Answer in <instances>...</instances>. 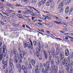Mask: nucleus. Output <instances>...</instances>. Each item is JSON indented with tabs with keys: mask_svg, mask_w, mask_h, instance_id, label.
I'll list each match as a JSON object with an SVG mask.
<instances>
[{
	"mask_svg": "<svg viewBox=\"0 0 73 73\" xmlns=\"http://www.w3.org/2000/svg\"><path fill=\"white\" fill-rule=\"evenodd\" d=\"M69 3H70L68 1H66L65 2V4L66 5H68Z\"/></svg>",
	"mask_w": 73,
	"mask_h": 73,
	"instance_id": "nucleus-29",
	"label": "nucleus"
},
{
	"mask_svg": "<svg viewBox=\"0 0 73 73\" xmlns=\"http://www.w3.org/2000/svg\"><path fill=\"white\" fill-rule=\"evenodd\" d=\"M63 11V10H62V9H61L60 10V13H61V12H62Z\"/></svg>",
	"mask_w": 73,
	"mask_h": 73,
	"instance_id": "nucleus-52",
	"label": "nucleus"
},
{
	"mask_svg": "<svg viewBox=\"0 0 73 73\" xmlns=\"http://www.w3.org/2000/svg\"><path fill=\"white\" fill-rule=\"evenodd\" d=\"M69 37L70 38H71L70 39V41H71V42H73V38L70 36H69Z\"/></svg>",
	"mask_w": 73,
	"mask_h": 73,
	"instance_id": "nucleus-34",
	"label": "nucleus"
},
{
	"mask_svg": "<svg viewBox=\"0 0 73 73\" xmlns=\"http://www.w3.org/2000/svg\"><path fill=\"white\" fill-rule=\"evenodd\" d=\"M36 50L37 51V52H36V56L37 57H38L39 60H41V56L40 55V54L39 52H40V50L38 48H36Z\"/></svg>",
	"mask_w": 73,
	"mask_h": 73,
	"instance_id": "nucleus-8",
	"label": "nucleus"
},
{
	"mask_svg": "<svg viewBox=\"0 0 73 73\" xmlns=\"http://www.w3.org/2000/svg\"><path fill=\"white\" fill-rule=\"evenodd\" d=\"M58 73H64V71L62 70H60L59 71Z\"/></svg>",
	"mask_w": 73,
	"mask_h": 73,
	"instance_id": "nucleus-33",
	"label": "nucleus"
},
{
	"mask_svg": "<svg viewBox=\"0 0 73 73\" xmlns=\"http://www.w3.org/2000/svg\"><path fill=\"white\" fill-rule=\"evenodd\" d=\"M50 68H48V67L46 68L45 70L43 68L42 69V73H49V69Z\"/></svg>",
	"mask_w": 73,
	"mask_h": 73,
	"instance_id": "nucleus-9",
	"label": "nucleus"
},
{
	"mask_svg": "<svg viewBox=\"0 0 73 73\" xmlns=\"http://www.w3.org/2000/svg\"><path fill=\"white\" fill-rule=\"evenodd\" d=\"M52 2H49V1L47 2L46 3V5L47 6H49V5H50V3H51Z\"/></svg>",
	"mask_w": 73,
	"mask_h": 73,
	"instance_id": "nucleus-28",
	"label": "nucleus"
},
{
	"mask_svg": "<svg viewBox=\"0 0 73 73\" xmlns=\"http://www.w3.org/2000/svg\"><path fill=\"white\" fill-rule=\"evenodd\" d=\"M7 68H6V70L5 71V73H8V70H7Z\"/></svg>",
	"mask_w": 73,
	"mask_h": 73,
	"instance_id": "nucleus-50",
	"label": "nucleus"
},
{
	"mask_svg": "<svg viewBox=\"0 0 73 73\" xmlns=\"http://www.w3.org/2000/svg\"><path fill=\"white\" fill-rule=\"evenodd\" d=\"M44 54L45 55V58L46 59H48V55H47V52L46 51H44Z\"/></svg>",
	"mask_w": 73,
	"mask_h": 73,
	"instance_id": "nucleus-20",
	"label": "nucleus"
},
{
	"mask_svg": "<svg viewBox=\"0 0 73 73\" xmlns=\"http://www.w3.org/2000/svg\"><path fill=\"white\" fill-rule=\"evenodd\" d=\"M29 8H30L29 9V10H30L31 11H33V9H34V10H35V11H37V10H36V9H35V8H33V7H29Z\"/></svg>",
	"mask_w": 73,
	"mask_h": 73,
	"instance_id": "nucleus-23",
	"label": "nucleus"
},
{
	"mask_svg": "<svg viewBox=\"0 0 73 73\" xmlns=\"http://www.w3.org/2000/svg\"><path fill=\"white\" fill-rule=\"evenodd\" d=\"M69 54V50L67 49L65 50V55L66 56H68Z\"/></svg>",
	"mask_w": 73,
	"mask_h": 73,
	"instance_id": "nucleus-14",
	"label": "nucleus"
},
{
	"mask_svg": "<svg viewBox=\"0 0 73 73\" xmlns=\"http://www.w3.org/2000/svg\"><path fill=\"white\" fill-rule=\"evenodd\" d=\"M28 12L29 13H31L32 12L31 11V10H28Z\"/></svg>",
	"mask_w": 73,
	"mask_h": 73,
	"instance_id": "nucleus-47",
	"label": "nucleus"
},
{
	"mask_svg": "<svg viewBox=\"0 0 73 73\" xmlns=\"http://www.w3.org/2000/svg\"><path fill=\"white\" fill-rule=\"evenodd\" d=\"M46 2V0H42L41 1L38 3V6L39 7H40L41 5H44L45 4V2Z\"/></svg>",
	"mask_w": 73,
	"mask_h": 73,
	"instance_id": "nucleus-10",
	"label": "nucleus"
},
{
	"mask_svg": "<svg viewBox=\"0 0 73 73\" xmlns=\"http://www.w3.org/2000/svg\"><path fill=\"white\" fill-rule=\"evenodd\" d=\"M51 70H53L57 72L58 69V67H57V66L56 65H55L54 66V62L53 61V60H52L51 61Z\"/></svg>",
	"mask_w": 73,
	"mask_h": 73,
	"instance_id": "nucleus-7",
	"label": "nucleus"
},
{
	"mask_svg": "<svg viewBox=\"0 0 73 73\" xmlns=\"http://www.w3.org/2000/svg\"><path fill=\"white\" fill-rule=\"evenodd\" d=\"M6 55H7V53H6V52H5L4 54V57H5V56H6Z\"/></svg>",
	"mask_w": 73,
	"mask_h": 73,
	"instance_id": "nucleus-56",
	"label": "nucleus"
},
{
	"mask_svg": "<svg viewBox=\"0 0 73 73\" xmlns=\"http://www.w3.org/2000/svg\"><path fill=\"white\" fill-rule=\"evenodd\" d=\"M32 2L33 3H36V1L35 0H32Z\"/></svg>",
	"mask_w": 73,
	"mask_h": 73,
	"instance_id": "nucleus-43",
	"label": "nucleus"
},
{
	"mask_svg": "<svg viewBox=\"0 0 73 73\" xmlns=\"http://www.w3.org/2000/svg\"><path fill=\"white\" fill-rule=\"evenodd\" d=\"M6 6H9V7H12L13 6L11 5H10V4H6Z\"/></svg>",
	"mask_w": 73,
	"mask_h": 73,
	"instance_id": "nucleus-37",
	"label": "nucleus"
},
{
	"mask_svg": "<svg viewBox=\"0 0 73 73\" xmlns=\"http://www.w3.org/2000/svg\"><path fill=\"white\" fill-rule=\"evenodd\" d=\"M51 7L52 8H54V5H51Z\"/></svg>",
	"mask_w": 73,
	"mask_h": 73,
	"instance_id": "nucleus-45",
	"label": "nucleus"
},
{
	"mask_svg": "<svg viewBox=\"0 0 73 73\" xmlns=\"http://www.w3.org/2000/svg\"><path fill=\"white\" fill-rule=\"evenodd\" d=\"M39 65H40V68H41V67L42 66V64H41V63L39 62H37L36 65L35 67V73H40L39 70H38V66H39Z\"/></svg>",
	"mask_w": 73,
	"mask_h": 73,
	"instance_id": "nucleus-5",
	"label": "nucleus"
},
{
	"mask_svg": "<svg viewBox=\"0 0 73 73\" xmlns=\"http://www.w3.org/2000/svg\"><path fill=\"white\" fill-rule=\"evenodd\" d=\"M38 24H39L40 26H41V25H42V24H41V23H38Z\"/></svg>",
	"mask_w": 73,
	"mask_h": 73,
	"instance_id": "nucleus-58",
	"label": "nucleus"
},
{
	"mask_svg": "<svg viewBox=\"0 0 73 73\" xmlns=\"http://www.w3.org/2000/svg\"><path fill=\"white\" fill-rule=\"evenodd\" d=\"M13 53L14 54H16V53H17V50L15 49H13Z\"/></svg>",
	"mask_w": 73,
	"mask_h": 73,
	"instance_id": "nucleus-26",
	"label": "nucleus"
},
{
	"mask_svg": "<svg viewBox=\"0 0 73 73\" xmlns=\"http://www.w3.org/2000/svg\"><path fill=\"white\" fill-rule=\"evenodd\" d=\"M22 70H23L24 73H27V68H26V67H25V66H22Z\"/></svg>",
	"mask_w": 73,
	"mask_h": 73,
	"instance_id": "nucleus-15",
	"label": "nucleus"
},
{
	"mask_svg": "<svg viewBox=\"0 0 73 73\" xmlns=\"http://www.w3.org/2000/svg\"><path fill=\"white\" fill-rule=\"evenodd\" d=\"M44 67H45L46 66V68H47V67L48 69H50V66L49 65V63L48 62H47L46 64L45 63H44Z\"/></svg>",
	"mask_w": 73,
	"mask_h": 73,
	"instance_id": "nucleus-12",
	"label": "nucleus"
},
{
	"mask_svg": "<svg viewBox=\"0 0 73 73\" xmlns=\"http://www.w3.org/2000/svg\"><path fill=\"white\" fill-rule=\"evenodd\" d=\"M45 47L46 48H48V45H47V44H46L45 45Z\"/></svg>",
	"mask_w": 73,
	"mask_h": 73,
	"instance_id": "nucleus-57",
	"label": "nucleus"
},
{
	"mask_svg": "<svg viewBox=\"0 0 73 73\" xmlns=\"http://www.w3.org/2000/svg\"><path fill=\"white\" fill-rule=\"evenodd\" d=\"M46 32L47 33H48V34H49V33H50V32L46 30Z\"/></svg>",
	"mask_w": 73,
	"mask_h": 73,
	"instance_id": "nucleus-46",
	"label": "nucleus"
},
{
	"mask_svg": "<svg viewBox=\"0 0 73 73\" xmlns=\"http://www.w3.org/2000/svg\"><path fill=\"white\" fill-rule=\"evenodd\" d=\"M46 17H47L48 20H51V19H52V18H50L48 16H46Z\"/></svg>",
	"mask_w": 73,
	"mask_h": 73,
	"instance_id": "nucleus-41",
	"label": "nucleus"
},
{
	"mask_svg": "<svg viewBox=\"0 0 73 73\" xmlns=\"http://www.w3.org/2000/svg\"><path fill=\"white\" fill-rule=\"evenodd\" d=\"M31 62L33 66H35V64H36V61L35 59L32 60L31 61Z\"/></svg>",
	"mask_w": 73,
	"mask_h": 73,
	"instance_id": "nucleus-17",
	"label": "nucleus"
},
{
	"mask_svg": "<svg viewBox=\"0 0 73 73\" xmlns=\"http://www.w3.org/2000/svg\"><path fill=\"white\" fill-rule=\"evenodd\" d=\"M48 26L50 27H53V25L52 24H49V25H48Z\"/></svg>",
	"mask_w": 73,
	"mask_h": 73,
	"instance_id": "nucleus-48",
	"label": "nucleus"
},
{
	"mask_svg": "<svg viewBox=\"0 0 73 73\" xmlns=\"http://www.w3.org/2000/svg\"><path fill=\"white\" fill-rule=\"evenodd\" d=\"M67 61H69V63L66 66V69L67 71H69V69L70 68V71H72L73 70V61L72 60L70 61V59H68Z\"/></svg>",
	"mask_w": 73,
	"mask_h": 73,
	"instance_id": "nucleus-2",
	"label": "nucleus"
},
{
	"mask_svg": "<svg viewBox=\"0 0 73 73\" xmlns=\"http://www.w3.org/2000/svg\"><path fill=\"white\" fill-rule=\"evenodd\" d=\"M60 56L61 57V59H60V58H59L58 57H56V58L55 61L56 64H59L60 63V61H61V60H62L64 59V55L63 52H61Z\"/></svg>",
	"mask_w": 73,
	"mask_h": 73,
	"instance_id": "nucleus-3",
	"label": "nucleus"
},
{
	"mask_svg": "<svg viewBox=\"0 0 73 73\" xmlns=\"http://www.w3.org/2000/svg\"><path fill=\"white\" fill-rule=\"evenodd\" d=\"M2 63L3 64H5L4 66H3V68L5 69V68L7 67V61H4V59H3Z\"/></svg>",
	"mask_w": 73,
	"mask_h": 73,
	"instance_id": "nucleus-11",
	"label": "nucleus"
},
{
	"mask_svg": "<svg viewBox=\"0 0 73 73\" xmlns=\"http://www.w3.org/2000/svg\"><path fill=\"white\" fill-rule=\"evenodd\" d=\"M69 7L67 6L65 9V12L66 13H68L69 12Z\"/></svg>",
	"mask_w": 73,
	"mask_h": 73,
	"instance_id": "nucleus-19",
	"label": "nucleus"
},
{
	"mask_svg": "<svg viewBox=\"0 0 73 73\" xmlns=\"http://www.w3.org/2000/svg\"><path fill=\"white\" fill-rule=\"evenodd\" d=\"M36 14L37 16H38L39 15H40V12L38 11H36V12L35 13Z\"/></svg>",
	"mask_w": 73,
	"mask_h": 73,
	"instance_id": "nucleus-31",
	"label": "nucleus"
},
{
	"mask_svg": "<svg viewBox=\"0 0 73 73\" xmlns=\"http://www.w3.org/2000/svg\"><path fill=\"white\" fill-rule=\"evenodd\" d=\"M54 19H56V20H58V21H62V20H59L58 19V18L56 17H54Z\"/></svg>",
	"mask_w": 73,
	"mask_h": 73,
	"instance_id": "nucleus-25",
	"label": "nucleus"
},
{
	"mask_svg": "<svg viewBox=\"0 0 73 73\" xmlns=\"http://www.w3.org/2000/svg\"><path fill=\"white\" fill-rule=\"evenodd\" d=\"M16 66L17 68H19V72H21V65L20 64L19 65H16Z\"/></svg>",
	"mask_w": 73,
	"mask_h": 73,
	"instance_id": "nucleus-16",
	"label": "nucleus"
},
{
	"mask_svg": "<svg viewBox=\"0 0 73 73\" xmlns=\"http://www.w3.org/2000/svg\"><path fill=\"white\" fill-rule=\"evenodd\" d=\"M60 32H61V33H64V32H63V31H61V30H60Z\"/></svg>",
	"mask_w": 73,
	"mask_h": 73,
	"instance_id": "nucleus-61",
	"label": "nucleus"
},
{
	"mask_svg": "<svg viewBox=\"0 0 73 73\" xmlns=\"http://www.w3.org/2000/svg\"><path fill=\"white\" fill-rule=\"evenodd\" d=\"M66 62V58L64 59V60L63 61L62 64L63 65H64L65 64V62Z\"/></svg>",
	"mask_w": 73,
	"mask_h": 73,
	"instance_id": "nucleus-22",
	"label": "nucleus"
},
{
	"mask_svg": "<svg viewBox=\"0 0 73 73\" xmlns=\"http://www.w3.org/2000/svg\"><path fill=\"white\" fill-rule=\"evenodd\" d=\"M2 48H0V61H1L3 59V54L1 52Z\"/></svg>",
	"mask_w": 73,
	"mask_h": 73,
	"instance_id": "nucleus-13",
	"label": "nucleus"
},
{
	"mask_svg": "<svg viewBox=\"0 0 73 73\" xmlns=\"http://www.w3.org/2000/svg\"><path fill=\"white\" fill-rule=\"evenodd\" d=\"M51 58H52V56H50L48 58V59L49 61H51V60H52V59H51Z\"/></svg>",
	"mask_w": 73,
	"mask_h": 73,
	"instance_id": "nucleus-40",
	"label": "nucleus"
},
{
	"mask_svg": "<svg viewBox=\"0 0 73 73\" xmlns=\"http://www.w3.org/2000/svg\"><path fill=\"white\" fill-rule=\"evenodd\" d=\"M17 17H20V15L19 14H17Z\"/></svg>",
	"mask_w": 73,
	"mask_h": 73,
	"instance_id": "nucleus-59",
	"label": "nucleus"
},
{
	"mask_svg": "<svg viewBox=\"0 0 73 73\" xmlns=\"http://www.w3.org/2000/svg\"><path fill=\"white\" fill-rule=\"evenodd\" d=\"M20 55L18 56L17 54H16L14 57L13 58V60L16 63H17L19 59V62L22 63V58H23L24 56L25 55V52L23 51H20Z\"/></svg>",
	"mask_w": 73,
	"mask_h": 73,
	"instance_id": "nucleus-1",
	"label": "nucleus"
},
{
	"mask_svg": "<svg viewBox=\"0 0 73 73\" xmlns=\"http://www.w3.org/2000/svg\"><path fill=\"white\" fill-rule=\"evenodd\" d=\"M13 18H14V19H16V16L15 15H13Z\"/></svg>",
	"mask_w": 73,
	"mask_h": 73,
	"instance_id": "nucleus-63",
	"label": "nucleus"
},
{
	"mask_svg": "<svg viewBox=\"0 0 73 73\" xmlns=\"http://www.w3.org/2000/svg\"><path fill=\"white\" fill-rule=\"evenodd\" d=\"M33 43L34 45H35V46H36V45H37V42L36 41H34L33 42Z\"/></svg>",
	"mask_w": 73,
	"mask_h": 73,
	"instance_id": "nucleus-30",
	"label": "nucleus"
},
{
	"mask_svg": "<svg viewBox=\"0 0 73 73\" xmlns=\"http://www.w3.org/2000/svg\"><path fill=\"white\" fill-rule=\"evenodd\" d=\"M31 15L32 16H35V14H34V13H33V12H32V13H31Z\"/></svg>",
	"mask_w": 73,
	"mask_h": 73,
	"instance_id": "nucleus-42",
	"label": "nucleus"
},
{
	"mask_svg": "<svg viewBox=\"0 0 73 73\" xmlns=\"http://www.w3.org/2000/svg\"><path fill=\"white\" fill-rule=\"evenodd\" d=\"M25 64L26 66H28V62H26Z\"/></svg>",
	"mask_w": 73,
	"mask_h": 73,
	"instance_id": "nucleus-53",
	"label": "nucleus"
},
{
	"mask_svg": "<svg viewBox=\"0 0 73 73\" xmlns=\"http://www.w3.org/2000/svg\"><path fill=\"white\" fill-rule=\"evenodd\" d=\"M30 42L31 44V46L30 45V44L29 42H27L26 41L24 42L23 43V46L25 48L26 47H28L29 49H32V46H33V44H32V41L30 40Z\"/></svg>",
	"mask_w": 73,
	"mask_h": 73,
	"instance_id": "nucleus-4",
	"label": "nucleus"
},
{
	"mask_svg": "<svg viewBox=\"0 0 73 73\" xmlns=\"http://www.w3.org/2000/svg\"><path fill=\"white\" fill-rule=\"evenodd\" d=\"M6 48V47H5V46L4 45L3 46V50H5V49Z\"/></svg>",
	"mask_w": 73,
	"mask_h": 73,
	"instance_id": "nucleus-36",
	"label": "nucleus"
},
{
	"mask_svg": "<svg viewBox=\"0 0 73 73\" xmlns=\"http://www.w3.org/2000/svg\"><path fill=\"white\" fill-rule=\"evenodd\" d=\"M29 67L30 69H31L32 68V66L31 65V63H29Z\"/></svg>",
	"mask_w": 73,
	"mask_h": 73,
	"instance_id": "nucleus-32",
	"label": "nucleus"
},
{
	"mask_svg": "<svg viewBox=\"0 0 73 73\" xmlns=\"http://www.w3.org/2000/svg\"><path fill=\"white\" fill-rule=\"evenodd\" d=\"M67 29H68V28L65 29H63V31H67Z\"/></svg>",
	"mask_w": 73,
	"mask_h": 73,
	"instance_id": "nucleus-51",
	"label": "nucleus"
},
{
	"mask_svg": "<svg viewBox=\"0 0 73 73\" xmlns=\"http://www.w3.org/2000/svg\"><path fill=\"white\" fill-rule=\"evenodd\" d=\"M10 66L11 67H12L13 66V64H12V62H10Z\"/></svg>",
	"mask_w": 73,
	"mask_h": 73,
	"instance_id": "nucleus-39",
	"label": "nucleus"
},
{
	"mask_svg": "<svg viewBox=\"0 0 73 73\" xmlns=\"http://www.w3.org/2000/svg\"><path fill=\"white\" fill-rule=\"evenodd\" d=\"M63 27H66V26H67V25L66 24L63 23Z\"/></svg>",
	"mask_w": 73,
	"mask_h": 73,
	"instance_id": "nucleus-38",
	"label": "nucleus"
},
{
	"mask_svg": "<svg viewBox=\"0 0 73 73\" xmlns=\"http://www.w3.org/2000/svg\"><path fill=\"white\" fill-rule=\"evenodd\" d=\"M73 53H72L71 54V57H73Z\"/></svg>",
	"mask_w": 73,
	"mask_h": 73,
	"instance_id": "nucleus-60",
	"label": "nucleus"
},
{
	"mask_svg": "<svg viewBox=\"0 0 73 73\" xmlns=\"http://www.w3.org/2000/svg\"><path fill=\"white\" fill-rule=\"evenodd\" d=\"M12 67H9V69L10 71H9V73H13V70H12Z\"/></svg>",
	"mask_w": 73,
	"mask_h": 73,
	"instance_id": "nucleus-24",
	"label": "nucleus"
},
{
	"mask_svg": "<svg viewBox=\"0 0 73 73\" xmlns=\"http://www.w3.org/2000/svg\"><path fill=\"white\" fill-rule=\"evenodd\" d=\"M38 46L39 48H40L41 47V44H40V43H39L38 44Z\"/></svg>",
	"mask_w": 73,
	"mask_h": 73,
	"instance_id": "nucleus-44",
	"label": "nucleus"
},
{
	"mask_svg": "<svg viewBox=\"0 0 73 73\" xmlns=\"http://www.w3.org/2000/svg\"><path fill=\"white\" fill-rule=\"evenodd\" d=\"M43 12H44L45 13H46V15H47V16H49V17H52V15H51L50 14H49V13H48V12L46 11V12H45L44 11H43ZM53 17V16L52 17Z\"/></svg>",
	"mask_w": 73,
	"mask_h": 73,
	"instance_id": "nucleus-21",
	"label": "nucleus"
},
{
	"mask_svg": "<svg viewBox=\"0 0 73 73\" xmlns=\"http://www.w3.org/2000/svg\"><path fill=\"white\" fill-rule=\"evenodd\" d=\"M0 6H2V7H3V4L2 3H0Z\"/></svg>",
	"mask_w": 73,
	"mask_h": 73,
	"instance_id": "nucleus-54",
	"label": "nucleus"
},
{
	"mask_svg": "<svg viewBox=\"0 0 73 73\" xmlns=\"http://www.w3.org/2000/svg\"><path fill=\"white\" fill-rule=\"evenodd\" d=\"M63 5H64V2H62L60 3L58 7V9H60L61 8H62V7H63Z\"/></svg>",
	"mask_w": 73,
	"mask_h": 73,
	"instance_id": "nucleus-18",
	"label": "nucleus"
},
{
	"mask_svg": "<svg viewBox=\"0 0 73 73\" xmlns=\"http://www.w3.org/2000/svg\"><path fill=\"white\" fill-rule=\"evenodd\" d=\"M10 62H11V63L12 62V60L11 59H10Z\"/></svg>",
	"mask_w": 73,
	"mask_h": 73,
	"instance_id": "nucleus-55",
	"label": "nucleus"
},
{
	"mask_svg": "<svg viewBox=\"0 0 73 73\" xmlns=\"http://www.w3.org/2000/svg\"><path fill=\"white\" fill-rule=\"evenodd\" d=\"M41 31H40V32H44V30L42 29H41Z\"/></svg>",
	"mask_w": 73,
	"mask_h": 73,
	"instance_id": "nucleus-49",
	"label": "nucleus"
},
{
	"mask_svg": "<svg viewBox=\"0 0 73 73\" xmlns=\"http://www.w3.org/2000/svg\"><path fill=\"white\" fill-rule=\"evenodd\" d=\"M5 50H3V53H5Z\"/></svg>",
	"mask_w": 73,
	"mask_h": 73,
	"instance_id": "nucleus-64",
	"label": "nucleus"
},
{
	"mask_svg": "<svg viewBox=\"0 0 73 73\" xmlns=\"http://www.w3.org/2000/svg\"><path fill=\"white\" fill-rule=\"evenodd\" d=\"M28 22H29V23L30 22H31V19H28Z\"/></svg>",
	"mask_w": 73,
	"mask_h": 73,
	"instance_id": "nucleus-62",
	"label": "nucleus"
},
{
	"mask_svg": "<svg viewBox=\"0 0 73 73\" xmlns=\"http://www.w3.org/2000/svg\"><path fill=\"white\" fill-rule=\"evenodd\" d=\"M54 23H55L56 24H62V23L61 22H58L57 21H54Z\"/></svg>",
	"mask_w": 73,
	"mask_h": 73,
	"instance_id": "nucleus-27",
	"label": "nucleus"
},
{
	"mask_svg": "<svg viewBox=\"0 0 73 73\" xmlns=\"http://www.w3.org/2000/svg\"><path fill=\"white\" fill-rule=\"evenodd\" d=\"M52 55L53 56V57H55L56 55H57V54H59V53H60V48H59V47H57L56 49V53L55 52L54 49V48H52Z\"/></svg>",
	"mask_w": 73,
	"mask_h": 73,
	"instance_id": "nucleus-6",
	"label": "nucleus"
},
{
	"mask_svg": "<svg viewBox=\"0 0 73 73\" xmlns=\"http://www.w3.org/2000/svg\"><path fill=\"white\" fill-rule=\"evenodd\" d=\"M73 11V9L72 8L70 11L69 13H72V12Z\"/></svg>",
	"mask_w": 73,
	"mask_h": 73,
	"instance_id": "nucleus-35",
	"label": "nucleus"
}]
</instances>
